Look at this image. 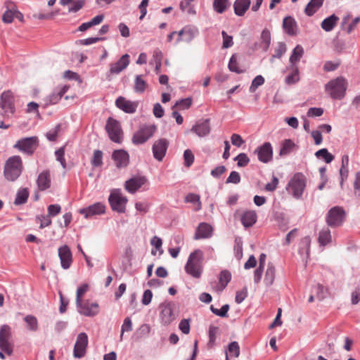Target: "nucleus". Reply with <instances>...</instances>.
Here are the masks:
<instances>
[{"instance_id":"nucleus-42","label":"nucleus","mask_w":360,"mask_h":360,"mask_svg":"<svg viewBox=\"0 0 360 360\" xmlns=\"http://www.w3.org/2000/svg\"><path fill=\"white\" fill-rule=\"evenodd\" d=\"M271 44V33L267 29L263 30L260 37V47L264 51H266Z\"/></svg>"},{"instance_id":"nucleus-15","label":"nucleus","mask_w":360,"mask_h":360,"mask_svg":"<svg viewBox=\"0 0 360 360\" xmlns=\"http://www.w3.org/2000/svg\"><path fill=\"white\" fill-rule=\"evenodd\" d=\"M87 345V335L85 333H80L77 337L76 342L74 346V356L79 359L84 356L86 352Z\"/></svg>"},{"instance_id":"nucleus-7","label":"nucleus","mask_w":360,"mask_h":360,"mask_svg":"<svg viewBox=\"0 0 360 360\" xmlns=\"http://www.w3.org/2000/svg\"><path fill=\"white\" fill-rule=\"evenodd\" d=\"M105 130L108 134L109 139L116 143H122L123 141V131L120 122L117 120L110 117L106 122Z\"/></svg>"},{"instance_id":"nucleus-38","label":"nucleus","mask_w":360,"mask_h":360,"mask_svg":"<svg viewBox=\"0 0 360 360\" xmlns=\"http://www.w3.org/2000/svg\"><path fill=\"white\" fill-rule=\"evenodd\" d=\"M324 0H311L307 5L304 13L308 16L313 15L323 5Z\"/></svg>"},{"instance_id":"nucleus-51","label":"nucleus","mask_w":360,"mask_h":360,"mask_svg":"<svg viewBox=\"0 0 360 360\" xmlns=\"http://www.w3.org/2000/svg\"><path fill=\"white\" fill-rule=\"evenodd\" d=\"M56 160L60 162L63 168L65 169L67 164L65 159V146L60 147L55 152Z\"/></svg>"},{"instance_id":"nucleus-2","label":"nucleus","mask_w":360,"mask_h":360,"mask_svg":"<svg viewBox=\"0 0 360 360\" xmlns=\"http://www.w3.org/2000/svg\"><path fill=\"white\" fill-rule=\"evenodd\" d=\"M185 271L194 278H200L203 271V252L197 249L191 252L184 267Z\"/></svg>"},{"instance_id":"nucleus-46","label":"nucleus","mask_w":360,"mask_h":360,"mask_svg":"<svg viewBox=\"0 0 360 360\" xmlns=\"http://www.w3.org/2000/svg\"><path fill=\"white\" fill-rule=\"evenodd\" d=\"M229 69L231 72H236L238 74L243 73L245 72L244 70L239 68L238 62H237V55L233 54L229 60Z\"/></svg>"},{"instance_id":"nucleus-5","label":"nucleus","mask_w":360,"mask_h":360,"mask_svg":"<svg viewBox=\"0 0 360 360\" xmlns=\"http://www.w3.org/2000/svg\"><path fill=\"white\" fill-rule=\"evenodd\" d=\"M108 202L113 211L118 213L125 212L128 199L123 195L120 189L114 188L111 190L108 197Z\"/></svg>"},{"instance_id":"nucleus-52","label":"nucleus","mask_w":360,"mask_h":360,"mask_svg":"<svg viewBox=\"0 0 360 360\" xmlns=\"http://www.w3.org/2000/svg\"><path fill=\"white\" fill-rule=\"evenodd\" d=\"M89 290V285L84 283L78 287L76 294V303H79L83 301L82 297Z\"/></svg>"},{"instance_id":"nucleus-24","label":"nucleus","mask_w":360,"mask_h":360,"mask_svg":"<svg viewBox=\"0 0 360 360\" xmlns=\"http://www.w3.org/2000/svg\"><path fill=\"white\" fill-rule=\"evenodd\" d=\"M283 28L289 36H295L298 32L297 23L292 16H287L283 19Z\"/></svg>"},{"instance_id":"nucleus-36","label":"nucleus","mask_w":360,"mask_h":360,"mask_svg":"<svg viewBox=\"0 0 360 360\" xmlns=\"http://www.w3.org/2000/svg\"><path fill=\"white\" fill-rule=\"evenodd\" d=\"M332 241L330 231L328 228H323L319 233L318 242L321 246H326Z\"/></svg>"},{"instance_id":"nucleus-20","label":"nucleus","mask_w":360,"mask_h":360,"mask_svg":"<svg viewBox=\"0 0 360 360\" xmlns=\"http://www.w3.org/2000/svg\"><path fill=\"white\" fill-rule=\"evenodd\" d=\"M68 89L69 86L67 85L56 87L50 95L44 98L45 104L48 105L58 103Z\"/></svg>"},{"instance_id":"nucleus-64","label":"nucleus","mask_w":360,"mask_h":360,"mask_svg":"<svg viewBox=\"0 0 360 360\" xmlns=\"http://www.w3.org/2000/svg\"><path fill=\"white\" fill-rule=\"evenodd\" d=\"M354 192L356 196L360 197V172L356 174L354 182Z\"/></svg>"},{"instance_id":"nucleus-1","label":"nucleus","mask_w":360,"mask_h":360,"mask_svg":"<svg viewBox=\"0 0 360 360\" xmlns=\"http://www.w3.org/2000/svg\"><path fill=\"white\" fill-rule=\"evenodd\" d=\"M348 87L347 80L342 76L330 79L325 84L324 89L332 99L342 100L345 98Z\"/></svg>"},{"instance_id":"nucleus-57","label":"nucleus","mask_w":360,"mask_h":360,"mask_svg":"<svg viewBox=\"0 0 360 360\" xmlns=\"http://www.w3.org/2000/svg\"><path fill=\"white\" fill-rule=\"evenodd\" d=\"M184 165L186 167H190L194 162V155L192 151L187 149L184 153Z\"/></svg>"},{"instance_id":"nucleus-59","label":"nucleus","mask_w":360,"mask_h":360,"mask_svg":"<svg viewBox=\"0 0 360 360\" xmlns=\"http://www.w3.org/2000/svg\"><path fill=\"white\" fill-rule=\"evenodd\" d=\"M132 330V322L129 317L124 319L121 329L120 339H122V336L124 332H129Z\"/></svg>"},{"instance_id":"nucleus-63","label":"nucleus","mask_w":360,"mask_h":360,"mask_svg":"<svg viewBox=\"0 0 360 360\" xmlns=\"http://www.w3.org/2000/svg\"><path fill=\"white\" fill-rule=\"evenodd\" d=\"M47 210H48V215L50 217H55V216L58 215L60 212L61 207L58 204H53V205H50L48 207Z\"/></svg>"},{"instance_id":"nucleus-28","label":"nucleus","mask_w":360,"mask_h":360,"mask_svg":"<svg viewBox=\"0 0 360 360\" xmlns=\"http://www.w3.org/2000/svg\"><path fill=\"white\" fill-rule=\"evenodd\" d=\"M251 0H235L233 3L234 13L237 16H243L249 9Z\"/></svg>"},{"instance_id":"nucleus-18","label":"nucleus","mask_w":360,"mask_h":360,"mask_svg":"<svg viewBox=\"0 0 360 360\" xmlns=\"http://www.w3.org/2000/svg\"><path fill=\"white\" fill-rule=\"evenodd\" d=\"M255 153L257 155L258 160L264 163L270 162L273 158V148L269 142H265L259 146Z\"/></svg>"},{"instance_id":"nucleus-55","label":"nucleus","mask_w":360,"mask_h":360,"mask_svg":"<svg viewBox=\"0 0 360 360\" xmlns=\"http://www.w3.org/2000/svg\"><path fill=\"white\" fill-rule=\"evenodd\" d=\"M229 354L234 357H238L240 354V347L237 342H231L228 347Z\"/></svg>"},{"instance_id":"nucleus-54","label":"nucleus","mask_w":360,"mask_h":360,"mask_svg":"<svg viewBox=\"0 0 360 360\" xmlns=\"http://www.w3.org/2000/svg\"><path fill=\"white\" fill-rule=\"evenodd\" d=\"M229 309V304H224L221 307L220 309L214 308L212 305L210 307V310L213 314L220 317H226L227 316V313Z\"/></svg>"},{"instance_id":"nucleus-58","label":"nucleus","mask_w":360,"mask_h":360,"mask_svg":"<svg viewBox=\"0 0 360 360\" xmlns=\"http://www.w3.org/2000/svg\"><path fill=\"white\" fill-rule=\"evenodd\" d=\"M221 35L223 37L222 48L228 49L231 47L233 44V37L229 35L225 31L221 32Z\"/></svg>"},{"instance_id":"nucleus-39","label":"nucleus","mask_w":360,"mask_h":360,"mask_svg":"<svg viewBox=\"0 0 360 360\" xmlns=\"http://www.w3.org/2000/svg\"><path fill=\"white\" fill-rule=\"evenodd\" d=\"M104 18L103 15H98L93 18L90 21L82 23L79 27L78 30L80 32H84L90 27L100 24Z\"/></svg>"},{"instance_id":"nucleus-4","label":"nucleus","mask_w":360,"mask_h":360,"mask_svg":"<svg viewBox=\"0 0 360 360\" xmlns=\"http://www.w3.org/2000/svg\"><path fill=\"white\" fill-rule=\"evenodd\" d=\"M306 187V178L303 174L297 172L290 179L286 190L296 199L302 197Z\"/></svg>"},{"instance_id":"nucleus-3","label":"nucleus","mask_w":360,"mask_h":360,"mask_svg":"<svg viewBox=\"0 0 360 360\" xmlns=\"http://www.w3.org/2000/svg\"><path fill=\"white\" fill-rule=\"evenodd\" d=\"M23 170L22 158L13 155L7 159L4 167V176L8 181H15L21 175Z\"/></svg>"},{"instance_id":"nucleus-35","label":"nucleus","mask_w":360,"mask_h":360,"mask_svg":"<svg viewBox=\"0 0 360 360\" xmlns=\"http://www.w3.org/2000/svg\"><path fill=\"white\" fill-rule=\"evenodd\" d=\"M275 276H276V268L272 263L269 262L268 264V266H267V268H266V270L265 272V275H264V284L268 287L271 286L274 282Z\"/></svg>"},{"instance_id":"nucleus-33","label":"nucleus","mask_w":360,"mask_h":360,"mask_svg":"<svg viewBox=\"0 0 360 360\" xmlns=\"http://www.w3.org/2000/svg\"><path fill=\"white\" fill-rule=\"evenodd\" d=\"M297 148V146L291 139H285L281 146L279 155L281 156H285Z\"/></svg>"},{"instance_id":"nucleus-34","label":"nucleus","mask_w":360,"mask_h":360,"mask_svg":"<svg viewBox=\"0 0 360 360\" xmlns=\"http://www.w3.org/2000/svg\"><path fill=\"white\" fill-rule=\"evenodd\" d=\"M339 18L335 14L325 18L321 22V28L326 32H330L336 26Z\"/></svg>"},{"instance_id":"nucleus-31","label":"nucleus","mask_w":360,"mask_h":360,"mask_svg":"<svg viewBox=\"0 0 360 360\" xmlns=\"http://www.w3.org/2000/svg\"><path fill=\"white\" fill-rule=\"evenodd\" d=\"M231 279V274L227 270L221 271L219 277V284L216 287V290L221 292L227 286Z\"/></svg>"},{"instance_id":"nucleus-60","label":"nucleus","mask_w":360,"mask_h":360,"mask_svg":"<svg viewBox=\"0 0 360 360\" xmlns=\"http://www.w3.org/2000/svg\"><path fill=\"white\" fill-rule=\"evenodd\" d=\"M60 129V124H57L55 128L49 130L46 134V136L49 141H54L56 140L58 134Z\"/></svg>"},{"instance_id":"nucleus-22","label":"nucleus","mask_w":360,"mask_h":360,"mask_svg":"<svg viewBox=\"0 0 360 360\" xmlns=\"http://www.w3.org/2000/svg\"><path fill=\"white\" fill-rule=\"evenodd\" d=\"M105 212V206L102 202L94 203L88 207L83 208L79 212L84 215L86 218L91 217L96 214H102Z\"/></svg>"},{"instance_id":"nucleus-29","label":"nucleus","mask_w":360,"mask_h":360,"mask_svg":"<svg viewBox=\"0 0 360 360\" xmlns=\"http://www.w3.org/2000/svg\"><path fill=\"white\" fill-rule=\"evenodd\" d=\"M160 307L161 312L160 316L161 321L164 325L167 326L170 324L174 319L172 309L169 304H162Z\"/></svg>"},{"instance_id":"nucleus-50","label":"nucleus","mask_w":360,"mask_h":360,"mask_svg":"<svg viewBox=\"0 0 360 360\" xmlns=\"http://www.w3.org/2000/svg\"><path fill=\"white\" fill-rule=\"evenodd\" d=\"M35 221L37 223H40L39 228L44 229L51 224V217L47 215L40 214L37 215L35 218Z\"/></svg>"},{"instance_id":"nucleus-25","label":"nucleus","mask_w":360,"mask_h":360,"mask_svg":"<svg viewBox=\"0 0 360 360\" xmlns=\"http://www.w3.org/2000/svg\"><path fill=\"white\" fill-rule=\"evenodd\" d=\"M129 64V56L123 55L117 62L110 64V72L111 74H119Z\"/></svg>"},{"instance_id":"nucleus-41","label":"nucleus","mask_w":360,"mask_h":360,"mask_svg":"<svg viewBox=\"0 0 360 360\" xmlns=\"http://www.w3.org/2000/svg\"><path fill=\"white\" fill-rule=\"evenodd\" d=\"M28 330L36 332L39 329V323L37 317L33 315H27L23 319Z\"/></svg>"},{"instance_id":"nucleus-53","label":"nucleus","mask_w":360,"mask_h":360,"mask_svg":"<svg viewBox=\"0 0 360 360\" xmlns=\"http://www.w3.org/2000/svg\"><path fill=\"white\" fill-rule=\"evenodd\" d=\"M264 83V78L262 75H257L252 80L250 86V91L254 93L256 89Z\"/></svg>"},{"instance_id":"nucleus-37","label":"nucleus","mask_w":360,"mask_h":360,"mask_svg":"<svg viewBox=\"0 0 360 360\" xmlns=\"http://www.w3.org/2000/svg\"><path fill=\"white\" fill-rule=\"evenodd\" d=\"M287 70H290L291 73L285 77V83L289 85L297 83L300 80L298 66L289 65Z\"/></svg>"},{"instance_id":"nucleus-26","label":"nucleus","mask_w":360,"mask_h":360,"mask_svg":"<svg viewBox=\"0 0 360 360\" xmlns=\"http://www.w3.org/2000/svg\"><path fill=\"white\" fill-rule=\"evenodd\" d=\"M240 219L245 228H250L257 222V214L254 210H246L240 214Z\"/></svg>"},{"instance_id":"nucleus-11","label":"nucleus","mask_w":360,"mask_h":360,"mask_svg":"<svg viewBox=\"0 0 360 360\" xmlns=\"http://www.w3.org/2000/svg\"><path fill=\"white\" fill-rule=\"evenodd\" d=\"M148 180L145 176L136 175L124 182V188L128 193L134 194L141 188L148 190Z\"/></svg>"},{"instance_id":"nucleus-44","label":"nucleus","mask_w":360,"mask_h":360,"mask_svg":"<svg viewBox=\"0 0 360 360\" xmlns=\"http://www.w3.org/2000/svg\"><path fill=\"white\" fill-rule=\"evenodd\" d=\"M146 82L142 79L141 75H136L134 79V91L136 93H143L147 87Z\"/></svg>"},{"instance_id":"nucleus-10","label":"nucleus","mask_w":360,"mask_h":360,"mask_svg":"<svg viewBox=\"0 0 360 360\" xmlns=\"http://www.w3.org/2000/svg\"><path fill=\"white\" fill-rule=\"evenodd\" d=\"M14 98L11 91H4L0 96V114L10 117L15 112Z\"/></svg>"},{"instance_id":"nucleus-23","label":"nucleus","mask_w":360,"mask_h":360,"mask_svg":"<svg viewBox=\"0 0 360 360\" xmlns=\"http://www.w3.org/2000/svg\"><path fill=\"white\" fill-rule=\"evenodd\" d=\"M210 119L198 121L191 128V131L196 134L199 137H204L210 132Z\"/></svg>"},{"instance_id":"nucleus-45","label":"nucleus","mask_w":360,"mask_h":360,"mask_svg":"<svg viewBox=\"0 0 360 360\" xmlns=\"http://www.w3.org/2000/svg\"><path fill=\"white\" fill-rule=\"evenodd\" d=\"M317 158H322L326 163H330L334 160V156L326 148H322L316 152Z\"/></svg>"},{"instance_id":"nucleus-27","label":"nucleus","mask_w":360,"mask_h":360,"mask_svg":"<svg viewBox=\"0 0 360 360\" xmlns=\"http://www.w3.org/2000/svg\"><path fill=\"white\" fill-rule=\"evenodd\" d=\"M212 228L207 223H200L196 230L194 236L195 240L201 238H207L212 236Z\"/></svg>"},{"instance_id":"nucleus-47","label":"nucleus","mask_w":360,"mask_h":360,"mask_svg":"<svg viewBox=\"0 0 360 360\" xmlns=\"http://www.w3.org/2000/svg\"><path fill=\"white\" fill-rule=\"evenodd\" d=\"M185 202L193 203V204H197V207L195 208L196 211L200 210L202 207L201 202H200V197L198 194L188 193L185 198Z\"/></svg>"},{"instance_id":"nucleus-21","label":"nucleus","mask_w":360,"mask_h":360,"mask_svg":"<svg viewBox=\"0 0 360 360\" xmlns=\"http://www.w3.org/2000/svg\"><path fill=\"white\" fill-rule=\"evenodd\" d=\"M116 106L126 113H134L138 108V103L127 100L124 97L120 96L115 101Z\"/></svg>"},{"instance_id":"nucleus-12","label":"nucleus","mask_w":360,"mask_h":360,"mask_svg":"<svg viewBox=\"0 0 360 360\" xmlns=\"http://www.w3.org/2000/svg\"><path fill=\"white\" fill-rule=\"evenodd\" d=\"M11 338V328L6 324L2 325L0 328V349L9 356L12 354L13 348Z\"/></svg>"},{"instance_id":"nucleus-8","label":"nucleus","mask_w":360,"mask_h":360,"mask_svg":"<svg viewBox=\"0 0 360 360\" xmlns=\"http://www.w3.org/2000/svg\"><path fill=\"white\" fill-rule=\"evenodd\" d=\"M157 127L155 124H143L134 134L132 143L135 145H140L146 143L156 132Z\"/></svg>"},{"instance_id":"nucleus-14","label":"nucleus","mask_w":360,"mask_h":360,"mask_svg":"<svg viewBox=\"0 0 360 360\" xmlns=\"http://www.w3.org/2000/svg\"><path fill=\"white\" fill-rule=\"evenodd\" d=\"M169 146V141L166 139H159L153 145V155L155 160L161 162L165 158Z\"/></svg>"},{"instance_id":"nucleus-6","label":"nucleus","mask_w":360,"mask_h":360,"mask_svg":"<svg viewBox=\"0 0 360 360\" xmlns=\"http://www.w3.org/2000/svg\"><path fill=\"white\" fill-rule=\"evenodd\" d=\"M345 219L346 212L344 208L340 206H335L328 210L326 216V222L328 226L337 228L343 224Z\"/></svg>"},{"instance_id":"nucleus-61","label":"nucleus","mask_w":360,"mask_h":360,"mask_svg":"<svg viewBox=\"0 0 360 360\" xmlns=\"http://www.w3.org/2000/svg\"><path fill=\"white\" fill-rule=\"evenodd\" d=\"M15 9H8L4 12L2 16V20L5 23H11L15 18Z\"/></svg>"},{"instance_id":"nucleus-49","label":"nucleus","mask_w":360,"mask_h":360,"mask_svg":"<svg viewBox=\"0 0 360 360\" xmlns=\"http://www.w3.org/2000/svg\"><path fill=\"white\" fill-rule=\"evenodd\" d=\"M91 165L95 167H101L103 165V152L100 150H95L94 151L93 158L91 160Z\"/></svg>"},{"instance_id":"nucleus-9","label":"nucleus","mask_w":360,"mask_h":360,"mask_svg":"<svg viewBox=\"0 0 360 360\" xmlns=\"http://www.w3.org/2000/svg\"><path fill=\"white\" fill-rule=\"evenodd\" d=\"M39 146L37 136L26 137L16 141L13 148L26 155H32Z\"/></svg>"},{"instance_id":"nucleus-30","label":"nucleus","mask_w":360,"mask_h":360,"mask_svg":"<svg viewBox=\"0 0 360 360\" xmlns=\"http://www.w3.org/2000/svg\"><path fill=\"white\" fill-rule=\"evenodd\" d=\"M38 188L40 191H45L51 186V178L49 172L43 171L38 176L37 180Z\"/></svg>"},{"instance_id":"nucleus-16","label":"nucleus","mask_w":360,"mask_h":360,"mask_svg":"<svg viewBox=\"0 0 360 360\" xmlns=\"http://www.w3.org/2000/svg\"><path fill=\"white\" fill-rule=\"evenodd\" d=\"M111 157L115 167L118 169L125 168L129 164V155L124 149L115 150Z\"/></svg>"},{"instance_id":"nucleus-40","label":"nucleus","mask_w":360,"mask_h":360,"mask_svg":"<svg viewBox=\"0 0 360 360\" xmlns=\"http://www.w3.org/2000/svg\"><path fill=\"white\" fill-rule=\"evenodd\" d=\"M212 6L216 13L221 14L229 8L230 2L229 0H213Z\"/></svg>"},{"instance_id":"nucleus-32","label":"nucleus","mask_w":360,"mask_h":360,"mask_svg":"<svg viewBox=\"0 0 360 360\" xmlns=\"http://www.w3.org/2000/svg\"><path fill=\"white\" fill-rule=\"evenodd\" d=\"M304 49L300 45H297L292 50L290 56L289 62L290 66H297V63L300 60L304 55Z\"/></svg>"},{"instance_id":"nucleus-17","label":"nucleus","mask_w":360,"mask_h":360,"mask_svg":"<svg viewBox=\"0 0 360 360\" xmlns=\"http://www.w3.org/2000/svg\"><path fill=\"white\" fill-rule=\"evenodd\" d=\"M199 33L198 29L193 25H186L178 32L176 42L190 43Z\"/></svg>"},{"instance_id":"nucleus-56","label":"nucleus","mask_w":360,"mask_h":360,"mask_svg":"<svg viewBox=\"0 0 360 360\" xmlns=\"http://www.w3.org/2000/svg\"><path fill=\"white\" fill-rule=\"evenodd\" d=\"M234 160L237 161V165L238 167H245L248 165L250 159L245 153H241L238 155Z\"/></svg>"},{"instance_id":"nucleus-19","label":"nucleus","mask_w":360,"mask_h":360,"mask_svg":"<svg viewBox=\"0 0 360 360\" xmlns=\"http://www.w3.org/2000/svg\"><path fill=\"white\" fill-rule=\"evenodd\" d=\"M58 256L63 269H68L72 262V255L70 248L64 245L58 248Z\"/></svg>"},{"instance_id":"nucleus-13","label":"nucleus","mask_w":360,"mask_h":360,"mask_svg":"<svg viewBox=\"0 0 360 360\" xmlns=\"http://www.w3.org/2000/svg\"><path fill=\"white\" fill-rule=\"evenodd\" d=\"M77 311L85 316L93 317L97 315L100 311L99 304L94 302H91L89 300L82 301L76 303Z\"/></svg>"},{"instance_id":"nucleus-43","label":"nucleus","mask_w":360,"mask_h":360,"mask_svg":"<svg viewBox=\"0 0 360 360\" xmlns=\"http://www.w3.org/2000/svg\"><path fill=\"white\" fill-rule=\"evenodd\" d=\"M29 197V192L27 188H20L18 190L16 197L14 201L15 205H22L25 204Z\"/></svg>"},{"instance_id":"nucleus-48","label":"nucleus","mask_w":360,"mask_h":360,"mask_svg":"<svg viewBox=\"0 0 360 360\" xmlns=\"http://www.w3.org/2000/svg\"><path fill=\"white\" fill-rule=\"evenodd\" d=\"M286 51V45L284 42H279L275 49L274 54L272 55L271 61L273 62L274 58H280Z\"/></svg>"},{"instance_id":"nucleus-62","label":"nucleus","mask_w":360,"mask_h":360,"mask_svg":"<svg viewBox=\"0 0 360 360\" xmlns=\"http://www.w3.org/2000/svg\"><path fill=\"white\" fill-rule=\"evenodd\" d=\"M218 327L211 326L209 328V345H213L216 340L217 334L218 333Z\"/></svg>"}]
</instances>
